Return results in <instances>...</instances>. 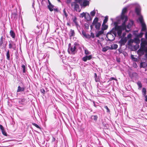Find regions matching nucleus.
I'll use <instances>...</instances> for the list:
<instances>
[{
  "label": "nucleus",
  "mask_w": 147,
  "mask_h": 147,
  "mask_svg": "<svg viewBox=\"0 0 147 147\" xmlns=\"http://www.w3.org/2000/svg\"><path fill=\"white\" fill-rule=\"evenodd\" d=\"M117 35V31L115 28V30L113 29L108 32L106 35V37L109 41H113L115 40Z\"/></svg>",
  "instance_id": "f03ea898"
},
{
  "label": "nucleus",
  "mask_w": 147,
  "mask_h": 147,
  "mask_svg": "<svg viewBox=\"0 0 147 147\" xmlns=\"http://www.w3.org/2000/svg\"><path fill=\"white\" fill-rule=\"evenodd\" d=\"M134 42V40L130 39L128 41V43L129 44H131Z\"/></svg>",
  "instance_id": "58836bf2"
},
{
  "label": "nucleus",
  "mask_w": 147,
  "mask_h": 147,
  "mask_svg": "<svg viewBox=\"0 0 147 147\" xmlns=\"http://www.w3.org/2000/svg\"><path fill=\"white\" fill-rule=\"evenodd\" d=\"M139 37H135L134 38V42L136 44H139L140 43V40L139 39Z\"/></svg>",
  "instance_id": "4be33fe9"
},
{
  "label": "nucleus",
  "mask_w": 147,
  "mask_h": 147,
  "mask_svg": "<svg viewBox=\"0 0 147 147\" xmlns=\"http://www.w3.org/2000/svg\"><path fill=\"white\" fill-rule=\"evenodd\" d=\"M10 36L12 37V38H15V34L13 31L12 30H10Z\"/></svg>",
  "instance_id": "bb28decb"
},
{
  "label": "nucleus",
  "mask_w": 147,
  "mask_h": 147,
  "mask_svg": "<svg viewBox=\"0 0 147 147\" xmlns=\"http://www.w3.org/2000/svg\"><path fill=\"white\" fill-rule=\"evenodd\" d=\"M132 37V35L131 34H129L127 36V38H131Z\"/></svg>",
  "instance_id": "3c124183"
},
{
  "label": "nucleus",
  "mask_w": 147,
  "mask_h": 147,
  "mask_svg": "<svg viewBox=\"0 0 147 147\" xmlns=\"http://www.w3.org/2000/svg\"><path fill=\"white\" fill-rule=\"evenodd\" d=\"M71 5L72 6L73 5L74 6V9L76 11H80L79 5L75 2L72 3Z\"/></svg>",
  "instance_id": "1a4fd4ad"
},
{
  "label": "nucleus",
  "mask_w": 147,
  "mask_h": 147,
  "mask_svg": "<svg viewBox=\"0 0 147 147\" xmlns=\"http://www.w3.org/2000/svg\"><path fill=\"white\" fill-rule=\"evenodd\" d=\"M71 0H67L66 2L67 4H69L71 2Z\"/></svg>",
  "instance_id": "052dcab7"
},
{
  "label": "nucleus",
  "mask_w": 147,
  "mask_h": 147,
  "mask_svg": "<svg viewBox=\"0 0 147 147\" xmlns=\"http://www.w3.org/2000/svg\"><path fill=\"white\" fill-rule=\"evenodd\" d=\"M9 48L10 49L12 48L14 50H15L16 48L15 44L13 42H11L9 44Z\"/></svg>",
  "instance_id": "4468645a"
},
{
  "label": "nucleus",
  "mask_w": 147,
  "mask_h": 147,
  "mask_svg": "<svg viewBox=\"0 0 147 147\" xmlns=\"http://www.w3.org/2000/svg\"><path fill=\"white\" fill-rule=\"evenodd\" d=\"M118 47V45L116 44H113L111 45L110 48L111 50L116 49Z\"/></svg>",
  "instance_id": "412c9836"
},
{
  "label": "nucleus",
  "mask_w": 147,
  "mask_h": 147,
  "mask_svg": "<svg viewBox=\"0 0 147 147\" xmlns=\"http://www.w3.org/2000/svg\"><path fill=\"white\" fill-rule=\"evenodd\" d=\"M94 77L96 82H99L100 81L99 76H97L96 74L95 73L94 74Z\"/></svg>",
  "instance_id": "aec40b11"
},
{
  "label": "nucleus",
  "mask_w": 147,
  "mask_h": 147,
  "mask_svg": "<svg viewBox=\"0 0 147 147\" xmlns=\"http://www.w3.org/2000/svg\"><path fill=\"white\" fill-rule=\"evenodd\" d=\"M145 53L146 54L145 55V57L147 59V48L145 50Z\"/></svg>",
  "instance_id": "603ef678"
},
{
  "label": "nucleus",
  "mask_w": 147,
  "mask_h": 147,
  "mask_svg": "<svg viewBox=\"0 0 147 147\" xmlns=\"http://www.w3.org/2000/svg\"><path fill=\"white\" fill-rule=\"evenodd\" d=\"M142 92L143 93V95L144 96L145 95L146 93V88H142Z\"/></svg>",
  "instance_id": "72a5a7b5"
},
{
  "label": "nucleus",
  "mask_w": 147,
  "mask_h": 147,
  "mask_svg": "<svg viewBox=\"0 0 147 147\" xmlns=\"http://www.w3.org/2000/svg\"><path fill=\"white\" fill-rule=\"evenodd\" d=\"M139 45L138 44H136V45H135L134 46V48L136 50H137L139 48Z\"/></svg>",
  "instance_id": "a19ab883"
},
{
  "label": "nucleus",
  "mask_w": 147,
  "mask_h": 147,
  "mask_svg": "<svg viewBox=\"0 0 147 147\" xmlns=\"http://www.w3.org/2000/svg\"><path fill=\"white\" fill-rule=\"evenodd\" d=\"M26 101V99L24 98L22 99L21 100V101L22 102H25Z\"/></svg>",
  "instance_id": "13d9d810"
},
{
  "label": "nucleus",
  "mask_w": 147,
  "mask_h": 147,
  "mask_svg": "<svg viewBox=\"0 0 147 147\" xmlns=\"http://www.w3.org/2000/svg\"><path fill=\"white\" fill-rule=\"evenodd\" d=\"M86 12L85 13L84 12H83L82 13H81L80 14V15H81V17L83 18V17H84L85 18V15H86Z\"/></svg>",
  "instance_id": "79ce46f5"
},
{
  "label": "nucleus",
  "mask_w": 147,
  "mask_h": 147,
  "mask_svg": "<svg viewBox=\"0 0 147 147\" xmlns=\"http://www.w3.org/2000/svg\"><path fill=\"white\" fill-rule=\"evenodd\" d=\"M95 28L97 30H99L101 26V24L100 23H97L94 25Z\"/></svg>",
  "instance_id": "393cba45"
},
{
  "label": "nucleus",
  "mask_w": 147,
  "mask_h": 147,
  "mask_svg": "<svg viewBox=\"0 0 147 147\" xmlns=\"http://www.w3.org/2000/svg\"><path fill=\"white\" fill-rule=\"evenodd\" d=\"M108 17L107 16H106L105 18V19L104 20L103 22V24H105L107 23L108 21Z\"/></svg>",
  "instance_id": "f704fd0d"
},
{
  "label": "nucleus",
  "mask_w": 147,
  "mask_h": 147,
  "mask_svg": "<svg viewBox=\"0 0 147 147\" xmlns=\"http://www.w3.org/2000/svg\"><path fill=\"white\" fill-rule=\"evenodd\" d=\"M0 40H3L4 41V40H3V36H2L1 37V38H0Z\"/></svg>",
  "instance_id": "69168bd1"
},
{
  "label": "nucleus",
  "mask_w": 147,
  "mask_h": 147,
  "mask_svg": "<svg viewBox=\"0 0 147 147\" xmlns=\"http://www.w3.org/2000/svg\"><path fill=\"white\" fill-rule=\"evenodd\" d=\"M1 131H2V133L3 134V135H4V136H7V134L6 133V132H5L4 130H3Z\"/></svg>",
  "instance_id": "de8ad7c7"
},
{
  "label": "nucleus",
  "mask_w": 147,
  "mask_h": 147,
  "mask_svg": "<svg viewBox=\"0 0 147 147\" xmlns=\"http://www.w3.org/2000/svg\"><path fill=\"white\" fill-rule=\"evenodd\" d=\"M22 68L23 69V73H25L26 72V67L25 65H22Z\"/></svg>",
  "instance_id": "e433bc0d"
},
{
  "label": "nucleus",
  "mask_w": 147,
  "mask_h": 147,
  "mask_svg": "<svg viewBox=\"0 0 147 147\" xmlns=\"http://www.w3.org/2000/svg\"><path fill=\"white\" fill-rule=\"evenodd\" d=\"M76 1L79 2V3H80L81 1H82V0H76Z\"/></svg>",
  "instance_id": "338daca9"
},
{
  "label": "nucleus",
  "mask_w": 147,
  "mask_h": 147,
  "mask_svg": "<svg viewBox=\"0 0 147 147\" xmlns=\"http://www.w3.org/2000/svg\"><path fill=\"white\" fill-rule=\"evenodd\" d=\"M137 83L139 88H141L142 87V84L140 82H137Z\"/></svg>",
  "instance_id": "ea45409f"
},
{
  "label": "nucleus",
  "mask_w": 147,
  "mask_h": 147,
  "mask_svg": "<svg viewBox=\"0 0 147 147\" xmlns=\"http://www.w3.org/2000/svg\"><path fill=\"white\" fill-rule=\"evenodd\" d=\"M138 20L141 25L142 27L141 31L146 32V31H147L146 26L144 22L142 16H140L138 18Z\"/></svg>",
  "instance_id": "39448f33"
},
{
  "label": "nucleus",
  "mask_w": 147,
  "mask_h": 147,
  "mask_svg": "<svg viewBox=\"0 0 147 147\" xmlns=\"http://www.w3.org/2000/svg\"><path fill=\"white\" fill-rule=\"evenodd\" d=\"M92 55H86L82 58V60L83 61L86 62L87 60H90L92 58Z\"/></svg>",
  "instance_id": "f8f14e48"
},
{
  "label": "nucleus",
  "mask_w": 147,
  "mask_h": 147,
  "mask_svg": "<svg viewBox=\"0 0 147 147\" xmlns=\"http://www.w3.org/2000/svg\"><path fill=\"white\" fill-rule=\"evenodd\" d=\"M145 34V37L146 39L147 40V31H146Z\"/></svg>",
  "instance_id": "bf43d9fd"
},
{
  "label": "nucleus",
  "mask_w": 147,
  "mask_h": 147,
  "mask_svg": "<svg viewBox=\"0 0 147 147\" xmlns=\"http://www.w3.org/2000/svg\"><path fill=\"white\" fill-rule=\"evenodd\" d=\"M0 129L1 130V131L4 130V128L1 125H0Z\"/></svg>",
  "instance_id": "5fc2aeb1"
},
{
  "label": "nucleus",
  "mask_w": 147,
  "mask_h": 147,
  "mask_svg": "<svg viewBox=\"0 0 147 147\" xmlns=\"http://www.w3.org/2000/svg\"><path fill=\"white\" fill-rule=\"evenodd\" d=\"M133 24L134 21L132 20L130 21L128 23V24L127 26H126V28H127L129 29L131 26L133 25Z\"/></svg>",
  "instance_id": "6ab92c4d"
},
{
  "label": "nucleus",
  "mask_w": 147,
  "mask_h": 147,
  "mask_svg": "<svg viewBox=\"0 0 147 147\" xmlns=\"http://www.w3.org/2000/svg\"><path fill=\"white\" fill-rule=\"evenodd\" d=\"M84 18L88 21H90L92 19L89 13L87 12H86Z\"/></svg>",
  "instance_id": "f3484780"
},
{
  "label": "nucleus",
  "mask_w": 147,
  "mask_h": 147,
  "mask_svg": "<svg viewBox=\"0 0 147 147\" xmlns=\"http://www.w3.org/2000/svg\"><path fill=\"white\" fill-rule=\"evenodd\" d=\"M100 35L103 33L104 31L101 29V30L98 32Z\"/></svg>",
  "instance_id": "8fccbe9b"
},
{
  "label": "nucleus",
  "mask_w": 147,
  "mask_h": 147,
  "mask_svg": "<svg viewBox=\"0 0 147 147\" xmlns=\"http://www.w3.org/2000/svg\"><path fill=\"white\" fill-rule=\"evenodd\" d=\"M145 100L147 102V95H145Z\"/></svg>",
  "instance_id": "e2e57ef3"
},
{
  "label": "nucleus",
  "mask_w": 147,
  "mask_h": 147,
  "mask_svg": "<svg viewBox=\"0 0 147 147\" xmlns=\"http://www.w3.org/2000/svg\"><path fill=\"white\" fill-rule=\"evenodd\" d=\"M53 10L54 11H58V9H54Z\"/></svg>",
  "instance_id": "774afa93"
},
{
  "label": "nucleus",
  "mask_w": 147,
  "mask_h": 147,
  "mask_svg": "<svg viewBox=\"0 0 147 147\" xmlns=\"http://www.w3.org/2000/svg\"><path fill=\"white\" fill-rule=\"evenodd\" d=\"M82 33L83 35V36L85 37V36H86V32L84 31V30H82Z\"/></svg>",
  "instance_id": "37998d69"
},
{
  "label": "nucleus",
  "mask_w": 147,
  "mask_h": 147,
  "mask_svg": "<svg viewBox=\"0 0 147 147\" xmlns=\"http://www.w3.org/2000/svg\"><path fill=\"white\" fill-rule=\"evenodd\" d=\"M120 38H121V39L119 41V42L120 43L121 46L125 45L127 41V38L126 37Z\"/></svg>",
  "instance_id": "6e6552de"
},
{
  "label": "nucleus",
  "mask_w": 147,
  "mask_h": 147,
  "mask_svg": "<svg viewBox=\"0 0 147 147\" xmlns=\"http://www.w3.org/2000/svg\"><path fill=\"white\" fill-rule=\"evenodd\" d=\"M133 34L134 35L135 37H139L141 38L142 37L144 33L142 32H140L139 34H138V31L137 30L133 32Z\"/></svg>",
  "instance_id": "0eeeda50"
},
{
  "label": "nucleus",
  "mask_w": 147,
  "mask_h": 147,
  "mask_svg": "<svg viewBox=\"0 0 147 147\" xmlns=\"http://www.w3.org/2000/svg\"><path fill=\"white\" fill-rule=\"evenodd\" d=\"M74 34L75 33L74 30L71 29L70 31V36H74Z\"/></svg>",
  "instance_id": "c85d7f7f"
},
{
  "label": "nucleus",
  "mask_w": 147,
  "mask_h": 147,
  "mask_svg": "<svg viewBox=\"0 0 147 147\" xmlns=\"http://www.w3.org/2000/svg\"><path fill=\"white\" fill-rule=\"evenodd\" d=\"M140 67L141 68H146L147 67V61H145V62H142L140 64Z\"/></svg>",
  "instance_id": "2eb2a0df"
},
{
  "label": "nucleus",
  "mask_w": 147,
  "mask_h": 147,
  "mask_svg": "<svg viewBox=\"0 0 147 147\" xmlns=\"http://www.w3.org/2000/svg\"><path fill=\"white\" fill-rule=\"evenodd\" d=\"M114 25L117 31L118 36L119 38H124V36L126 35V33L125 32H123L122 35V33L123 30H125L127 32H128L129 30H126L125 23H123L121 26H118L117 22H115L114 23Z\"/></svg>",
  "instance_id": "f257e3e1"
},
{
  "label": "nucleus",
  "mask_w": 147,
  "mask_h": 147,
  "mask_svg": "<svg viewBox=\"0 0 147 147\" xmlns=\"http://www.w3.org/2000/svg\"><path fill=\"white\" fill-rule=\"evenodd\" d=\"M32 124L33 125H34V126L36 127H37L38 129H40V127L38 125H37L36 123H32Z\"/></svg>",
  "instance_id": "4c0bfd02"
},
{
  "label": "nucleus",
  "mask_w": 147,
  "mask_h": 147,
  "mask_svg": "<svg viewBox=\"0 0 147 147\" xmlns=\"http://www.w3.org/2000/svg\"><path fill=\"white\" fill-rule=\"evenodd\" d=\"M110 49V48L109 46H106L102 48V51L103 52H105L108 50Z\"/></svg>",
  "instance_id": "b1692460"
},
{
  "label": "nucleus",
  "mask_w": 147,
  "mask_h": 147,
  "mask_svg": "<svg viewBox=\"0 0 147 147\" xmlns=\"http://www.w3.org/2000/svg\"><path fill=\"white\" fill-rule=\"evenodd\" d=\"M41 92L43 93V94H45V91L43 88H42L40 89Z\"/></svg>",
  "instance_id": "49530a36"
},
{
  "label": "nucleus",
  "mask_w": 147,
  "mask_h": 147,
  "mask_svg": "<svg viewBox=\"0 0 147 147\" xmlns=\"http://www.w3.org/2000/svg\"><path fill=\"white\" fill-rule=\"evenodd\" d=\"M3 40H0V47L2 46L3 43Z\"/></svg>",
  "instance_id": "4d7b16f0"
},
{
  "label": "nucleus",
  "mask_w": 147,
  "mask_h": 147,
  "mask_svg": "<svg viewBox=\"0 0 147 147\" xmlns=\"http://www.w3.org/2000/svg\"><path fill=\"white\" fill-rule=\"evenodd\" d=\"M131 57L132 60L134 61H136L137 60V58H136L134 57V56L132 55H131Z\"/></svg>",
  "instance_id": "7c9ffc66"
},
{
  "label": "nucleus",
  "mask_w": 147,
  "mask_h": 147,
  "mask_svg": "<svg viewBox=\"0 0 147 147\" xmlns=\"http://www.w3.org/2000/svg\"><path fill=\"white\" fill-rule=\"evenodd\" d=\"M34 32L37 34H39L41 33V30L40 26H37L34 30Z\"/></svg>",
  "instance_id": "9b49d317"
},
{
  "label": "nucleus",
  "mask_w": 147,
  "mask_h": 147,
  "mask_svg": "<svg viewBox=\"0 0 147 147\" xmlns=\"http://www.w3.org/2000/svg\"><path fill=\"white\" fill-rule=\"evenodd\" d=\"M54 6L52 5L50 2H49V5L48 6V7L50 11H52L53 10Z\"/></svg>",
  "instance_id": "a211bd4d"
},
{
  "label": "nucleus",
  "mask_w": 147,
  "mask_h": 147,
  "mask_svg": "<svg viewBox=\"0 0 147 147\" xmlns=\"http://www.w3.org/2000/svg\"><path fill=\"white\" fill-rule=\"evenodd\" d=\"M127 11V8H124L122 9L121 16L117 17L116 20H118V22L122 21L123 22V23H125L127 20V16L124 15V14Z\"/></svg>",
  "instance_id": "7ed1b4c3"
},
{
  "label": "nucleus",
  "mask_w": 147,
  "mask_h": 147,
  "mask_svg": "<svg viewBox=\"0 0 147 147\" xmlns=\"http://www.w3.org/2000/svg\"><path fill=\"white\" fill-rule=\"evenodd\" d=\"M107 28L108 26L107 25L105 24H102V27L101 29L102 30L104 31V30L107 29Z\"/></svg>",
  "instance_id": "a878e982"
},
{
  "label": "nucleus",
  "mask_w": 147,
  "mask_h": 147,
  "mask_svg": "<svg viewBox=\"0 0 147 147\" xmlns=\"http://www.w3.org/2000/svg\"><path fill=\"white\" fill-rule=\"evenodd\" d=\"M141 9L139 6H138L135 8V11L137 14L139 16V17L140 16H142L140 14Z\"/></svg>",
  "instance_id": "ddd939ff"
},
{
  "label": "nucleus",
  "mask_w": 147,
  "mask_h": 147,
  "mask_svg": "<svg viewBox=\"0 0 147 147\" xmlns=\"http://www.w3.org/2000/svg\"><path fill=\"white\" fill-rule=\"evenodd\" d=\"M85 26L86 27V28L88 29V24H86V25H85Z\"/></svg>",
  "instance_id": "0e129e2a"
},
{
  "label": "nucleus",
  "mask_w": 147,
  "mask_h": 147,
  "mask_svg": "<svg viewBox=\"0 0 147 147\" xmlns=\"http://www.w3.org/2000/svg\"><path fill=\"white\" fill-rule=\"evenodd\" d=\"M95 13L96 12L95 11V10L94 9V10L90 12V15L91 16L93 17L95 16Z\"/></svg>",
  "instance_id": "2f4dec72"
},
{
  "label": "nucleus",
  "mask_w": 147,
  "mask_h": 147,
  "mask_svg": "<svg viewBox=\"0 0 147 147\" xmlns=\"http://www.w3.org/2000/svg\"><path fill=\"white\" fill-rule=\"evenodd\" d=\"M85 37L87 39H90V36L89 34H86Z\"/></svg>",
  "instance_id": "a18cd8bd"
},
{
  "label": "nucleus",
  "mask_w": 147,
  "mask_h": 147,
  "mask_svg": "<svg viewBox=\"0 0 147 147\" xmlns=\"http://www.w3.org/2000/svg\"><path fill=\"white\" fill-rule=\"evenodd\" d=\"M25 88L24 87H21L20 86H18V89L17 90V92H21L24 91V90Z\"/></svg>",
  "instance_id": "5701e85b"
},
{
  "label": "nucleus",
  "mask_w": 147,
  "mask_h": 147,
  "mask_svg": "<svg viewBox=\"0 0 147 147\" xmlns=\"http://www.w3.org/2000/svg\"><path fill=\"white\" fill-rule=\"evenodd\" d=\"M98 18H95L94 19L92 23V24L91 25L90 27L91 29H92V27L93 26H94V24H96L97 23H98L99 22H98Z\"/></svg>",
  "instance_id": "dca6fc26"
},
{
  "label": "nucleus",
  "mask_w": 147,
  "mask_h": 147,
  "mask_svg": "<svg viewBox=\"0 0 147 147\" xmlns=\"http://www.w3.org/2000/svg\"><path fill=\"white\" fill-rule=\"evenodd\" d=\"M85 53L86 55H88L90 53V52L87 49L84 50Z\"/></svg>",
  "instance_id": "c9c22d12"
},
{
  "label": "nucleus",
  "mask_w": 147,
  "mask_h": 147,
  "mask_svg": "<svg viewBox=\"0 0 147 147\" xmlns=\"http://www.w3.org/2000/svg\"><path fill=\"white\" fill-rule=\"evenodd\" d=\"M104 108H105V109H106V110H107V112H110V110L108 108V107H107V106H105L104 107Z\"/></svg>",
  "instance_id": "c03bdc74"
},
{
  "label": "nucleus",
  "mask_w": 147,
  "mask_h": 147,
  "mask_svg": "<svg viewBox=\"0 0 147 147\" xmlns=\"http://www.w3.org/2000/svg\"><path fill=\"white\" fill-rule=\"evenodd\" d=\"M72 20L73 22L75 23V24L77 26L78 24L76 22L77 18L75 16H74L72 18Z\"/></svg>",
  "instance_id": "cd10ccee"
},
{
  "label": "nucleus",
  "mask_w": 147,
  "mask_h": 147,
  "mask_svg": "<svg viewBox=\"0 0 147 147\" xmlns=\"http://www.w3.org/2000/svg\"><path fill=\"white\" fill-rule=\"evenodd\" d=\"M113 80H117L116 79L114 78L113 77H111V78H110L109 79L110 81H111Z\"/></svg>",
  "instance_id": "6e6d98bb"
},
{
  "label": "nucleus",
  "mask_w": 147,
  "mask_h": 147,
  "mask_svg": "<svg viewBox=\"0 0 147 147\" xmlns=\"http://www.w3.org/2000/svg\"><path fill=\"white\" fill-rule=\"evenodd\" d=\"M146 43L144 42H142L141 43L140 48L138 51V54L140 56H142L144 54L145 52V50L147 48L146 47Z\"/></svg>",
  "instance_id": "20e7f679"
},
{
  "label": "nucleus",
  "mask_w": 147,
  "mask_h": 147,
  "mask_svg": "<svg viewBox=\"0 0 147 147\" xmlns=\"http://www.w3.org/2000/svg\"><path fill=\"white\" fill-rule=\"evenodd\" d=\"M100 35L98 33V32L96 35V36L97 37H98Z\"/></svg>",
  "instance_id": "680f3d73"
},
{
  "label": "nucleus",
  "mask_w": 147,
  "mask_h": 147,
  "mask_svg": "<svg viewBox=\"0 0 147 147\" xmlns=\"http://www.w3.org/2000/svg\"><path fill=\"white\" fill-rule=\"evenodd\" d=\"M90 37H91L93 38H94V34L92 32L91 33V34H90Z\"/></svg>",
  "instance_id": "864d4df0"
},
{
  "label": "nucleus",
  "mask_w": 147,
  "mask_h": 147,
  "mask_svg": "<svg viewBox=\"0 0 147 147\" xmlns=\"http://www.w3.org/2000/svg\"><path fill=\"white\" fill-rule=\"evenodd\" d=\"M98 117L96 115H92L91 116V119L95 121L97 120Z\"/></svg>",
  "instance_id": "473e14b6"
},
{
  "label": "nucleus",
  "mask_w": 147,
  "mask_h": 147,
  "mask_svg": "<svg viewBox=\"0 0 147 147\" xmlns=\"http://www.w3.org/2000/svg\"><path fill=\"white\" fill-rule=\"evenodd\" d=\"M63 13L66 17H67V13L66 12L65 9H64L63 10Z\"/></svg>",
  "instance_id": "09e8293b"
},
{
  "label": "nucleus",
  "mask_w": 147,
  "mask_h": 147,
  "mask_svg": "<svg viewBox=\"0 0 147 147\" xmlns=\"http://www.w3.org/2000/svg\"><path fill=\"white\" fill-rule=\"evenodd\" d=\"M6 56L7 59L8 60H9L10 59V54L9 50H8L7 52Z\"/></svg>",
  "instance_id": "c756f323"
},
{
  "label": "nucleus",
  "mask_w": 147,
  "mask_h": 147,
  "mask_svg": "<svg viewBox=\"0 0 147 147\" xmlns=\"http://www.w3.org/2000/svg\"><path fill=\"white\" fill-rule=\"evenodd\" d=\"M77 49L76 45L71 46V44H69V47L68 49V52L69 53H72L74 54L77 52Z\"/></svg>",
  "instance_id": "423d86ee"
},
{
  "label": "nucleus",
  "mask_w": 147,
  "mask_h": 147,
  "mask_svg": "<svg viewBox=\"0 0 147 147\" xmlns=\"http://www.w3.org/2000/svg\"><path fill=\"white\" fill-rule=\"evenodd\" d=\"M89 4V1L88 0H84L82 4H80L81 6L85 7L88 6Z\"/></svg>",
  "instance_id": "9d476101"
}]
</instances>
